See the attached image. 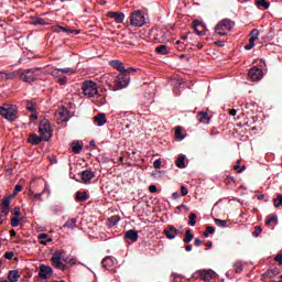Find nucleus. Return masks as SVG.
Returning a JSON list of instances; mask_svg holds the SVG:
<instances>
[{
  "mask_svg": "<svg viewBox=\"0 0 282 282\" xmlns=\"http://www.w3.org/2000/svg\"><path fill=\"white\" fill-rule=\"evenodd\" d=\"M214 221H215L216 226H218V228H228L227 220H221L219 218H215Z\"/></svg>",
  "mask_w": 282,
  "mask_h": 282,
  "instance_id": "e433bc0d",
  "label": "nucleus"
},
{
  "mask_svg": "<svg viewBox=\"0 0 282 282\" xmlns=\"http://www.w3.org/2000/svg\"><path fill=\"white\" fill-rule=\"evenodd\" d=\"M108 17L109 19H113L116 23H123L124 21V13L122 12H109Z\"/></svg>",
  "mask_w": 282,
  "mask_h": 282,
  "instance_id": "dca6fc26",
  "label": "nucleus"
},
{
  "mask_svg": "<svg viewBox=\"0 0 282 282\" xmlns=\"http://www.w3.org/2000/svg\"><path fill=\"white\" fill-rule=\"evenodd\" d=\"M43 137H39L36 134H30L29 142L30 144H41Z\"/></svg>",
  "mask_w": 282,
  "mask_h": 282,
  "instance_id": "7c9ffc66",
  "label": "nucleus"
},
{
  "mask_svg": "<svg viewBox=\"0 0 282 282\" xmlns=\"http://www.w3.org/2000/svg\"><path fill=\"white\" fill-rule=\"evenodd\" d=\"M118 221H120V219H118V217H116V216L110 218V224L112 226H116L118 224Z\"/></svg>",
  "mask_w": 282,
  "mask_h": 282,
  "instance_id": "13d9d810",
  "label": "nucleus"
},
{
  "mask_svg": "<svg viewBox=\"0 0 282 282\" xmlns=\"http://www.w3.org/2000/svg\"><path fill=\"white\" fill-rule=\"evenodd\" d=\"M52 274H54V270L52 269V267L45 265V264L40 265V272H39L40 279H44V280L50 279Z\"/></svg>",
  "mask_w": 282,
  "mask_h": 282,
  "instance_id": "f8f14e48",
  "label": "nucleus"
},
{
  "mask_svg": "<svg viewBox=\"0 0 282 282\" xmlns=\"http://www.w3.org/2000/svg\"><path fill=\"white\" fill-rule=\"evenodd\" d=\"M13 198L14 196L10 195L2 199V206L6 208V213H10V202H12Z\"/></svg>",
  "mask_w": 282,
  "mask_h": 282,
  "instance_id": "c756f323",
  "label": "nucleus"
},
{
  "mask_svg": "<svg viewBox=\"0 0 282 282\" xmlns=\"http://www.w3.org/2000/svg\"><path fill=\"white\" fill-rule=\"evenodd\" d=\"M19 224H21V218H19V217L11 218L12 228H17L19 226Z\"/></svg>",
  "mask_w": 282,
  "mask_h": 282,
  "instance_id": "49530a36",
  "label": "nucleus"
},
{
  "mask_svg": "<svg viewBox=\"0 0 282 282\" xmlns=\"http://www.w3.org/2000/svg\"><path fill=\"white\" fill-rule=\"evenodd\" d=\"M46 191H47V188H44V189L42 191V193L34 194V195H33V199H37L39 202H42V198H41V197H43V193H45Z\"/></svg>",
  "mask_w": 282,
  "mask_h": 282,
  "instance_id": "09e8293b",
  "label": "nucleus"
},
{
  "mask_svg": "<svg viewBox=\"0 0 282 282\" xmlns=\"http://www.w3.org/2000/svg\"><path fill=\"white\" fill-rule=\"evenodd\" d=\"M110 65L111 67H113V69H118V72H121V74H123V72H127V68H124V64H122V62L118 59L110 61Z\"/></svg>",
  "mask_w": 282,
  "mask_h": 282,
  "instance_id": "6ab92c4d",
  "label": "nucleus"
},
{
  "mask_svg": "<svg viewBox=\"0 0 282 282\" xmlns=\"http://www.w3.org/2000/svg\"><path fill=\"white\" fill-rule=\"evenodd\" d=\"M234 270L237 274H240V272H243V262H241V261L235 262Z\"/></svg>",
  "mask_w": 282,
  "mask_h": 282,
  "instance_id": "72a5a7b5",
  "label": "nucleus"
},
{
  "mask_svg": "<svg viewBox=\"0 0 282 282\" xmlns=\"http://www.w3.org/2000/svg\"><path fill=\"white\" fill-rule=\"evenodd\" d=\"M131 77L129 75L121 73L115 78V89L120 90L129 87Z\"/></svg>",
  "mask_w": 282,
  "mask_h": 282,
  "instance_id": "0eeeda50",
  "label": "nucleus"
},
{
  "mask_svg": "<svg viewBox=\"0 0 282 282\" xmlns=\"http://www.w3.org/2000/svg\"><path fill=\"white\" fill-rule=\"evenodd\" d=\"M234 171H237V173H241L243 169H241V166L239 165H234Z\"/></svg>",
  "mask_w": 282,
  "mask_h": 282,
  "instance_id": "680f3d73",
  "label": "nucleus"
},
{
  "mask_svg": "<svg viewBox=\"0 0 282 282\" xmlns=\"http://www.w3.org/2000/svg\"><path fill=\"white\" fill-rule=\"evenodd\" d=\"M21 191H23V186L17 184L11 196L17 197V195H19V193H21Z\"/></svg>",
  "mask_w": 282,
  "mask_h": 282,
  "instance_id": "c03bdc74",
  "label": "nucleus"
},
{
  "mask_svg": "<svg viewBox=\"0 0 282 282\" xmlns=\"http://www.w3.org/2000/svg\"><path fill=\"white\" fill-rule=\"evenodd\" d=\"M19 279H21V274H19V270H11L8 273V281L10 282H19Z\"/></svg>",
  "mask_w": 282,
  "mask_h": 282,
  "instance_id": "412c9836",
  "label": "nucleus"
},
{
  "mask_svg": "<svg viewBox=\"0 0 282 282\" xmlns=\"http://www.w3.org/2000/svg\"><path fill=\"white\" fill-rule=\"evenodd\" d=\"M249 36H250L249 40L257 41V39H259V29H253V30L250 32Z\"/></svg>",
  "mask_w": 282,
  "mask_h": 282,
  "instance_id": "a19ab883",
  "label": "nucleus"
},
{
  "mask_svg": "<svg viewBox=\"0 0 282 282\" xmlns=\"http://www.w3.org/2000/svg\"><path fill=\"white\" fill-rule=\"evenodd\" d=\"M232 28H235V21L223 19L215 26V32L216 34H219V36H226L228 33L232 32Z\"/></svg>",
  "mask_w": 282,
  "mask_h": 282,
  "instance_id": "f03ea898",
  "label": "nucleus"
},
{
  "mask_svg": "<svg viewBox=\"0 0 282 282\" xmlns=\"http://www.w3.org/2000/svg\"><path fill=\"white\" fill-rule=\"evenodd\" d=\"M53 30H54V32H57V34H61V32H65L66 34H72V33H74L73 30H69V29H67V28H65V26H61V25H55V26H53Z\"/></svg>",
  "mask_w": 282,
  "mask_h": 282,
  "instance_id": "c85d7f7f",
  "label": "nucleus"
},
{
  "mask_svg": "<svg viewBox=\"0 0 282 282\" xmlns=\"http://www.w3.org/2000/svg\"><path fill=\"white\" fill-rule=\"evenodd\" d=\"M82 91L86 98H96L98 96V84L94 80H85L82 84Z\"/></svg>",
  "mask_w": 282,
  "mask_h": 282,
  "instance_id": "20e7f679",
  "label": "nucleus"
},
{
  "mask_svg": "<svg viewBox=\"0 0 282 282\" xmlns=\"http://www.w3.org/2000/svg\"><path fill=\"white\" fill-rule=\"evenodd\" d=\"M76 218H70L64 224V228H69L70 230H74L76 228Z\"/></svg>",
  "mask_w": 282,
  "mask_h": 282,
  "instance_id": "2f4dec72",
  "label": "nucleus"
},
{
  "mask_svg": "<svg viewBox=\"0 0 282 282\" xmlns=\"http://www.w3.org/2000/svg\"><path fill=\"white\" fill-rule=\"evenodd\" d=\"M194 246H202V240L199 238H196L195 241H194Z\"/></svg>",
  "mask_w": 282,
  "mask_h": 282,
  "instance_id": "69168bd1",
  "label": "nucleus"
},
{
  "mask_svg": "<svg viewBox=\"0 0 282 282\" xmlns=\"http://www.w3.org/2000/svg\"><path fill=\"white\" fill-rule=\"evenodd\" d=\"M275 261H278V263L282 265V253H279L278 256H275Z\"/></svg>",
  "mask_w": 282,
  "mask_h": 282,
  "instance_id": "bf43d9fd",
  "label": "nucleus"
},
{
  "mask_svg": "<svg viewBox=\"0 0 282 282\" xmlns=\"http://www.w3.org/2000/svg\"><path fill=\"white\" fill-rule=\"evenodd\" d=\"M47 234H40L39 235V239H41V245L45 246L47 243V241H45L44 239H47Z\"/></svg>",
  "mask_w": 282,
  "mask_h": 282,
  "instance_id": "de8ad7c7",
  "label": "nucleus"
},
{
  "mask_svg": "<svg viewBox=\"0 0 282 282\" xmlns=\"http://www.w3.org/2000/svg\"><path fill=\"white\" fill-rule=\"evenodd\" d=\"M13 257H14V252H12V251H7L4 253V259H8V261L12 260Z\"/></svg>",
  "mask_w": 282,
  "mask_h": 282,
  "instance_id": "603ef678",
  "label": "nucleus"
},
{
  "mask_svg": "<svg viewBox=\"0 0 282 282\" xmlns=\"http://www.w3.org/2000/svg\"><path fill=\"white\" fill-rule=\"evenodd\" d=\"M198 122H202L203 124H208L210 122V117H208V112L200 111L196 116Z\"/></svg>",
  "mask_w": 282,
  "mask_h": 282,
  "instance_id": "a211bd4d",
  "label": "nucleus"
},
{
  "mask_svg": "<svg viewBox=\"0 0 282 282\" xmlns=\"http://www.w3.org/2000/svg\"><path fill=\"white\" fill-rule=\"evenodd\" d=\"M204 237H209L210 235H215V227L207 226L206 230L203 232Z\"/></svg>",
  "mask_w": 282,
  "mask_h": 282,
  "instance_id": "4c0bfd02",
  "label": "nucleus"
},
{
  "mask_svg": "<svg viewBox=\"0 0 282 282\" xmlns=\"http://www.w3.org/2000/svg\"><path fill=\"white\" fill-rule=\"evenodd\" d=\"M156 54H161V56H166L169 54V46L162 44L155 47Z\"/></svg>",
  "mask_w": 282,
  "mask_h": 282,
  "instance_id": "bb28decb",
  "label": "nucleus"
},
{
  "mask_svg": "<svg viewBox=\"0 0 282 282\" xmlns=\"http://www.w3.org/2000/svg\"><path fill=\"white\" fill-rule=\"evenodd\" d=\"M181 194L183 195V197H185V195H188V189L186 188V186H181Z\"/></svg>",
  "mask_w": 282,
  "mask_h": 282,
  "instance_id": "864d4df0",
  "label": "nucleus"
},
{
  "mask_svg": "<svg viewBox=\"0 0 282 282\" xmlns=\"http://www.w3.org/2000/svg\"><path fill=\"white\" fill-rule=\"evenodd\" d=\"M281 270L279 268L269 269L264 274L268 279H274V276H279Z\"/></svg>",
  "mask_w": 282,
  "mask_h": 282,
  "instance_id": "5701e85b",
  "label": "nucleus"
},
{
  "mask_svg": "<svg viewBox=\"0 0 282 282\" xmlns=\"http://www.w3.org/2000/svg\"><path fill=\"white\" fill-rule=\"evenodd\" d=\"M39 132L44 142H50L52 139V124L47 119L40 122Z\"/></svg>",
  "mask_w": 282,
  "mask_h": 282,
  "instance_id": "39448f33",
  "label": "nucleus"
},
{
  "mask_svg": "<svg viewBox=\"0 0 282 282\" xmlns=\"http://www.w3.org/2000/svg\"><path fill=\"white\" fill-rule=\"evenodd\" d=\"M252 47H254V41L249 40V43L247 45H245V50L250 51V50H252Z\"/></svg>",
  "mask_w": 282,
  "mask_h": 282,
  "instance_id": "3c124183",
  "label": "nucleus"
},
{
  "mask_svg": "<svg viewBox=\"0 0 282 282\" xmlns=\"http://www.w3.org/2000/svg\"><path fill=\"white\" fill-rule=\"evenodd\" d=\"M195 275H196V279H200L202 281L209 282V281H213V279H215V271L203 269V270L196 271Z\"/></svg>",
  "mask_w": 282,
  "mask_h": 282,
  "instance_id": "1a4fd4ad",
  "label": "nucleus"
},
{
  "mask_svg": "<svg viewBox=\"0 0 282 282\" xmlns=\"http://www.w3.org/2000/svg\"><path fill=\"white\" fill-rule=\"evenodd\" d=\"M75 199L76 202H87V199H89V194H87V192H77Z\"/></svg>",
  "mask_w": 282,
  "mask_h": 282,
  "instance_id": "393cba45",
  "label": "nucleus"
},
{
  "mask_svg": "<svg viewBox=\"0 0 282 282\" xmlns=\"http://www.w3.org/2000/svg\"><path fill=\"white\" fill-rule=\"evenodd\" d=\"M0 116L9 122H14V120L19 119V107H17V105L8 104L0 106Z\"/></svg>",
  "mask_w": 282,
  "mask_h": 282,
  "instance_id": "f257e3e1",
  "label": "nucleus"
},
{
  "mask_svg": "<svg viewBox=\"0 0 282 282\" xmlns=\"http://www.w3.org/2000/svg\"><path fill=\"white\" fill-rule=\"evenodd\" d=\"M14 74H15V73H9V74H7V78H8L9 80H12V78H14Z\"/></svg>",
  "mask_w": 282,
  "mask_h": 282,
  "instance_id": "774afa93",
  "label": "nucleus"
},
{
  "mask_svg": "<svg viewBox=\"0 0 282 282\" xmlns=\"http://www.w3.org/2000/svg\"><path fill=\"white\" fill-rule=\"evenodd\" d=\"M163 235L166 237V239H175L177 235H182V230L175 228L173 225H170L163 230Z\"/></svg>",
  "mask_w": 282,
  "mask_h": 282,
  "instance_id": "9d476101",
  "label": "nucleus"
},
{
  "mask_svg": "<svg viewBox=\"0 0 282 282\" xmlns=\"http://www.w3.org/2000/svg\"><path fill=\"white\" fill-rule=\"evenodd\" d=\"M257 8H264V10H268L270 8V2L265 0H256Z\"/></svg>",
  "mask_w": 282,
  "mask_h": 282,
  "instance_id": "f704fd0d",
  "label": "nucleus"
},
{
  "mask_svg": "<svg viewBox=\"0 0 282 282\" xmlns=\"http://www.w3.org/2000/svg\"><path fill=\"white\" fill-rule=\"evenodd\" d=\"M181 133H182V129L176 128V130H175L176 138H180L181 140H184V137H182Z\"/></svg>",
  "mask_w": 282,
  "mask_h": 282,
  "instance_id": "6e6d98bb",
  "label": "nucleus"
},
{
  "mask_svg": "<svg viewBox=\"0 0 282 282\" xmlns=\"http://www.w3.org/2000/svg\"><path fill=\"white\" fill-rule=\"evenodd\" d=\"M149 191H150V193H158V186L150 185Z\"/></svg>",
  "mask_w": 282,
  "mask_h": 282,
  "instance_id": "052dcab7",
  "label": "nucleus"
},
{
  "mask_svg": "<svg viewBox=\"0 0 282 282\" xmlns=\"http://www.w3.org/2000/svg\"><path fill=\"white\" fill-rule=\"evenodd\" d=\"M51 261L54 268H57V270H67V265L63 264V251H55L51 258Z\"/></svg>",
  "mask_w": 282,
  "mask_h": 282,
  "instance_id": "6e6552de",
  "label": "nucleus"
},
{
  "mask_svg": "<svg viewBox=\"0 0 282 282\" xmlns=\"http://www.w3.org/2000/svg\"><path fill=\"white\" fill-rule=\"evenodd\" d=\"M101 265L104 270H109V268H113V258L112 257H106L101 261Z\"/></svg>",
  "mask_w": 282,
  "mask_h": 282,
  "instance_id": "4be33fe9",
  "label": "nucleus"
},
{
  "mask_svg": "<svg viewBox=\"0 0 282 282\" xmlns=\"http://www.w3.org/2000/svg\"><path fill=\"white\" fill-rule=\"evenodd\" d=\"M11 215H14L15 217H21V207H14L11 212Z\"/></svg>",
  "mask_w": 282,
  "mask_h": 282,
  "instance_id": "8fccbe9b",
  "label": "nucleus"
},
{
  "mask_svg": "<svg viewBox=\"0 0 282 282\" xmlns=\"http://www.w3.org/2000/svg\"><path fill=\"white\" fill-rule=\"evenodd\" d=\"M147 23V18H144V14H142V11H134L130 15V25L133 28H142Z\"/></svg>",
  "mask_w": 282,
  "mask_h": 282,
  "instance_id": "423d86ee",
  "label": "nucleus"
},
{
  "mask_svg": "<svg viewBox=\"0 0 282 282\" xmlns=\"http://www.w3.org/2000/svg\"><path fill=\"white\" fill-rule=\"evenodd\" d=\"M188 224H189V226H195V224H197V214H195V213L189 214Z\"/></svg>",
  "mask_w": 282,
  "mask_h": 282,
  "instance_id": "58836bf2",
  "label": "nucleus"
},
{
  "mask_svg": "<svg viewBox=\"0 0 282 282\" xmlns=\"http://www.w3.org/2000/svg\"><path fill=\"white\" fill-rule=\"evenodd\" d=\"M215 45H218V47H224V45H226V43L224 41H217V42H215Z\"/></svg>",
  "mask_w": 282,
  "mask_h": 282,
  "instance_id": "0e129e2a",
  "label": "nucleus"
},
{
  "mask_svg": "<svg viewBox=\"0 0 282 282\" xmlns=\"http://www.w3.org/2000/svg\"><path fill=\"white\" fill-rule=\"evenodd\" d=\"M177 169H186V155L181 154L176 160Z\"/></svg>",
  "mask_w": 282,
  "mask_h": 282,
  "instance_id": "a878e982",
  "label": "nucleus"
},
{
  "mask_svg": "<svg viewBox=\"0 0 282 282\" xmlns=\"http://www.w3.org/2000/svg\"><path fill=\"white\" fill-rule=\"evenodd\" d=\"M248 77L250 78V80L253 82L261 80L263 78V69L253 66L252 68H250Z\"/></svg>",
  "mask_w": 282,
  "mask_h": 282,
  "instance_id": "9b49d317",
  "label": "nucleus"
},
{
  "mask_svg": "<svg viewBox=\"0 0 282 282\" xmlns=\"http://www.w3.org/2000/svg\"><path fill=\"white\" fill-rule=\"evenodd\" d=\"M26 109H28V111H36V104H34V102H32V101H30V100H28L26 101Z\"/></svg>",
  "mask_w": 282,
  "mask_h": 282,
  "instance_id": "79ce46f5",
  "label": "nucleus"
},
{
  "mask_svg": "<svg viewBox=\"0 0 282 282\" xmlns=\"http://www.w3.org/2000/svg\"><path fill=\"white\" fill-rule=\"evenodd\" d=\"M70 148L73 153H80V151H83V143H80V141H73Z\"/></svg>",
  "mask_w": 282,
  "mask_h": 282,
  "instance_id": "b1692460",
  "label": "nucleus"
},
{
  "mask_svg": "<svg viewBox=\"0 0 282 282\" xmlns=\"http://www.w3.org/2000/svg\"><path fill=\"white\" fill-rule=\"evenodd\" d=\"M262 232H263V229L261 227H256L253 235H254V237H257L258 235H261Z\"/></svg>",
  "mask_w": 282,
  "mask_h": 282,
  "instance_id": "4d7b16f0",
  "label": "nucleus"
},
{
  "mask_svg": "<svg viewBox=\"0 0 282 282\" xmlns=\"http://www.w3.org/2000/svg\"><path fill=\"white\" fill-rule=\"evenodd\" d=\"M172 199H180V193L178 192H174L172 194Z\"/></svg>",
  "mask_w": 282,
  "mask_h": 282,
  "instance_id": "e2e57ef3",
  "label": "nucleus"
},
{
  "mask_svg": "<svg viewBox=\"0 0 282 282\" xmlns=\"http://www.w3.org/2000/svg\"><path fill=\"white\" fill-rule=\"evenodd\" d=\"M94 120L97 127H105V124H107V115L98 113L94 117Z\"/></svg>",
  "mask_w": 282,
  "mask_h": 282,
  "instance_id": "f3484780",
  "label": "nucleus"
},
{
  "mask_svg": "<svg viewBox=\"0 0 282 282\" xmlns=\"http://www.w3.org/2000/svg\"><path fill=\"white\" fill-rule=\"evenodd\" d=\"M31 23H32V25H48L50 24L45 19L39 18V17H33Z\"/></svg>",
  "mask_w": 282,
  "mask_h": 282,
  "instance_id": "cd10ccee",
  "label": "nucleus"
},
{
  "mask_svg": "<svg viewBox=\"0 0 282 282\" xmlns=\"http://www.w3.org/2000/svg\"><path fill=\"white\" fill-rule=\"evenodd\" d=\"M96 177V174L91 170H85L82 172V180L84 184H89L91 180Z\"/></svg>",
  "mask_w": 282,
  "mask_h": 282,
  "instance_id": "4468645a",
  "label": "nucleus"
},
{
  "mask_svg": "<svg viewBox=\"0 0 282 282\" xmlns=\"http://www.w3.org/2000/svg\"><path fill=\"white\" fill-rule=\"evenodd\" d=\"M273 204L275 208H281L282 206V195L279 194L276 198L273 199Z\"/></svg>",
  "mask_w": 282,
  "mask_h": 282,
  "instance_id": "ea45409f",
  "label": "nucleus"
},
{
  "mask_svg": "<svg viewBox=\"0 0 282 282\" xmlns=\"http://www.w3.org/2000/svg\"><path fill=\"white\" fill-rule=\"evenodd\" d=\"M40 76H41V68L33 67V68L24 69L20 74V79H22L23 83H35V80H39Z\"/></svg>",
  "mask_w": 282,
  "mask_h": 282,
  "instance_id": "7ed1b4c3",
  "label": "nucleus"
},
{
  "mask_svg": "<svg viewBox=\"0 0 282 282\" xmlns=\"http://www.w3.org/2000/svg\"><path fill=\"white\" fill-rule=\"evenodd\" d=\"M59 70V73L62 74H68L69 76H72V74L75 73L74 68H57Z\"/></svg>",
  "mask_w": 282,
  "mask_h": 282,
  "instance_id": "a18cd8bd",
  "label": "nucleus"
},
{
  "mask_svg": "<svg viewBox=\"0 0 282 282\" xmlns=\"http://www.w3.org/2000/svg\"><path fill=\"white\" fill-rule=\"evenodd\" d=\"M153 166L154 169H160V166H162V161L160 159L155 160Z\"/></svg>",
  "mask_w": 282,
  "mask_h": 282,
  "instance_id": "5fc2aeb1",
  "label": "nucleus"
},
{
  "mask_svg": "<svg viewBox=\"0 0 282 282\" xmlns=\"http://www.w3.org/2000/svg\"><path fill=\"white\" fill-rule=\"evenodd\" d=\"M51 76H53V78H57L59 85H67V77L63 76L57 68L51 73Z\"/></svg>",
  "mask_w": 282,
  "mask_h": 282,
  "instance_id": "2eb2a0df",
  "label": "nucleus"
},
{
  "mask_svg": "<svg viewBox=\"0 0 282 282\" xmlns=\"http://www.w3.org/2000/svg\"><path fill=\"white\" fill-rule=\"evenodd\" d=\"M194 235L193 234H191V229H187L186 231H185V238L183 239V241H184V243H189V242H192L193 241V239H194Z\"/></svg>",
  "mask_w": 282,
  "mask_h": 282,
  "instance_id": "c9c22d12",
  "label": "nucleus"
},
{
  "mask_svg": "<svg viewBox=\"0 0 282 282\" xmlns=\"http://www.w3.org/2000/svg\"><path fill=\"white\" fill-rule=\"evenodd\" d=\"M199 25H202L199 22L194 23V30L198 34V36H204V34H206V31H199Z\"/></svg>",
  "mask_w": 282,
  "mask_h": 282,
  "instance_id": "37998d69",
  "label": "nucleus"
},
{
  "mask_svg": "<svg viewBox=\"0 0 282 282\" xmlns=\"http://www.w3.org/2000/svg\"><path fill=\"white\" fill-rule=\"evenodd\" d=\"M138 231L130 229L124 234V239H128L129 241L135 242L138 241Z\"/></svg>",
  "mask_w": 282,
  "mask_h": 282,
  "instance_id": "aec40b11",
  "label": "nucleus"
},
{
  "mask_svg": "<svg viewBox=\"0 0 282 282\" xmlns=\"http://www.w3.org/2000/svg\"><path fill=\"white\" fill-rule=\"evenodd\" d=\"M279 224V217L276 215H270L268 219L265 220V226L270 227V224Z\"/></svg>",
  "mask_w": 282,
  "mask_h": 282,
  "instance_id": "473e14b6",
  "label": "nucleus"
},
{
  "mask_svg": "<svg viewBox=\"0 0 282 282\" xmlns=\"http://www.w3.org/2000/svg\"><path fill=\"white\" fill-rule=\"evenodd\" d=\"M129 72H135V68L133 67L127 68L126 72H123V74H127V76H129Z\"/></svg>",
  "mask_w": 282,
  "mask_h": 282,
  "instance_id": "338daca9",
  "label": "nucleus"
},
{
  "mask_svg": "<svg viewBox=\"0 0 282 282\" xmlns=\"http://www.w3.org/2000/svg\"><path fill=\"white\" fill-rule=\"evenodd\" d=\"M55 116L59 122H67L69 120V110L66 107L59 108Z\"/></svg>",
  "mask_w": 282,
  "mask_h": 282,
  "instance_id": "ddd939ff",
  "label": "nucleus"
}]
</instances>
